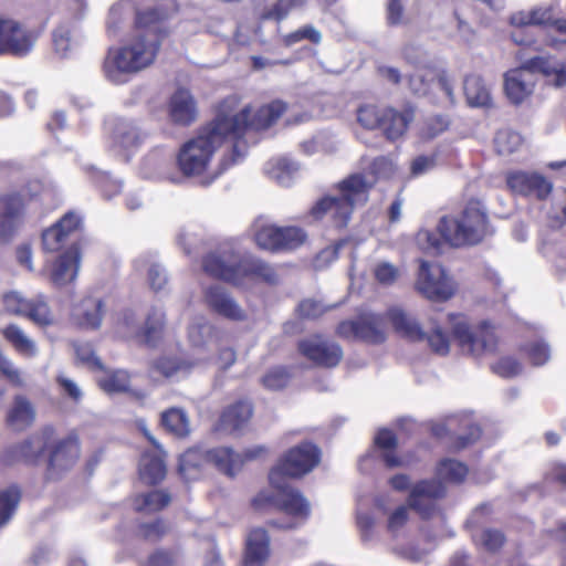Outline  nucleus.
Segmentation results:
<instances>
[{"mask_svg":"<svg viewBox=\"0 0 566 566\" xmlns=\"http://www.w3.org/2000/svg\"><path fill=\"white\" fill-rule=\"evenodd\" d=\"M287 104L274 99L253 111L244 106L234 115L219 113L213 119L200 126L197 134L185 142L176 155V165L184 177L206 176L216 151L226 142H232L234 156H241L239 148L249 130L262 132L273 126L286 112Z\"/></svg>","mask_w":566,"mask_h":566,"instance_id":"obj_1","label":"nucleus"},{"mask_svg":"<svg viewBox=\"0 0 566 566\" xmlns=\"http://www.w3.org/2000/svg\"><path fill=\"white\" fill-rule=\"evenodd\" d=\"M319 462V451L311 443L292 448L274 467L269 475L273 491L260 492L253 503L261 507L273 505L287 514L292 521L282 524L273 521L279 528L290 530L298 526L310 514V504L300 492L289 486L286 478H298L311 472Z\"/></svg>","mask_w":566,"mask_h":566,"instance_id":"obj_2","label":"nucleus"},{"mask_svg":"<svg viewBox=\"0 0 566 566\" xmlns=\"http://www.w3.org/2000/svg\"><path fill=\"white\" fill-rule=\"evenodd\" d=\"M164 20V13L156 8L136 11L137 34L124 45L109 49L104 60L103 69L109 80L117 82L122 75L136 74L155 63L167 35Z\"/></svg>","mask_w":566,"mask_h":566,"instance_id":"obj_3","label":"nucleus"},{"mask_svg":"<svg viewBox=\"0 0 566 566\" xmlns=\"http://www.w3.org/2000/svg\"><path fill=\"white\" fill-rule=\"evenodd\" d=\"M375 180H368L364 172H353L336 182L333 189L337 195H324L308 210L314 221H326L336 230L348 227L356 208L369 201Z\"/></svg>","mask_w":566,"mask_h":566,"instance_id":"obj_4","label":"nucleus"},{"mask_svg":"<svg viewBox=\"0 0 566 566\" xmlns=\"http://www.w3.org/2000/svg\"><path fill=\"white\" fill-rule=\"evenodd\" d=\"M202 269L210 277L234 285L244 279H256L269 284L277 282L275 270L265 261L252 255L208 253L202 259Z\"/></svg>","mask_w":566,"mask_h":566,"instance_id":"obj_5","label":"nucleus"},{"mask_svg":"<svg viewBox=\"0 0 566 566\" xmlns=\"http://www.w3.org/2000/svg\"><path fill=\"white\" fill-rule=\"evenodd\" d=\"M43 184L27 179L0 192V242L9 243L23 226L28 212L41 202Z\"/></svg>","mask_w":566,"mask_h":566,"instance_id":"obj_6","label":"nucleus"},{"mask_svg":"<svg viewBox=\"0 0 566 566\" xmlns=\"http://www.w3.org/2000/svg\"><path fill=\"white\" fill-rule=\"evenodd\" d=\"M438 229L450 247L476 245L490 232V222L482 202L470 199L457 216H443Z\"/></svg>","mask_w":566,"mask_h":566,"instance_id":"obj_7","label":"nucleus"},{"mask_svg":"<svg viewBox=\"0 0 566 566\" xmlns=\"http://www.w3.org/2000/svg\"><path fill=\"white\" fill-rule=\"evenodd\" d=\"M415 118V107L410 104L402 109L391 106L379 107L366 104L357 109V120L366 129H379L389 142H396L408 130Z\"/></svg>","mask_w":566,"mask_h":566,"instance_id":"obj_8","label":"nucleus"},{"mask_svg":"<svg viewBox=\"0 0 566 566\" xmlns=\"http://www.w3.org/2000/svg\"><path fill=\"white\" fill-rule=\"evenodd\" d=\"M387 321L391 324L395 333L409 342L428 340L430 348L436 354H448L450 339L441 327L434 328L430 334H426L420 323L400 307H390L385 314Z\"/></svg>","mask_w":566,"mask_h":566,"instance_id":"obj_9","label":"nucleus"},{"mask_svg":"<svg viewBox=\"0 0 566 566\" xmlns=\"http://www.w3.org/2000/svg\"><path fill=\"white\" fill-rule=\"evenodd\" d=\"M548 63L543 56L527 60L523 65L504 74V92L514 105L524 103L534 92L537 73H549Z\"/></svg>","mask_w":566,"mask_h":566,"instance_id":"obj_10","label":"nucleus"},{"mask_svg":"<svg viewBox=\"0 0 566 566\" xmlns=\"http://www.w3.org/2000/svg\"><path fill=\"white\" fill-rule=\"evenodd\" d=\"M448 321L451 324V335L461 348L471 352L483 350L491 353L496 345L495 328L486 321L472 327L462 314L450 313Z\"/></svg>","mask_w":566,"mask_h":566,"instance_id":"obj_11","label":"nucleus"},{"mask_svg":"<svg viewBox=\"0 0 566 566\" xmlns=\"http://www.w3.org/2000/svg\"><path fill=\"white\" fill-rule=\"evenodd\" d=\"M39 32L20 20L0 14V56L24 57L31 53Z\"/></svg>","mask_w":566,"mask_h":566,"instance_id":"obj_12","label":"nucleus"},{"mask_svg":"<svg viewBox=\"0 0 566 566\" xmlns=\"http://www.w3.org/2000/svg\"><path fill=\"white\" fill-rule=\"evenodd\" d=\"M1 303L7 314L24 317L36 326L48 327L54 322L48 298L43 294L28 298L18 291H9L2 294Z\"/></svg>","mask_w":566,"mask_h":566,"instance_id":"obj_13","label":"nucleus"},{"mask_svg":"<svg viewBox=\"0 0 566 566\" xmlns=\"http://www.w3.org/2000/svg\"><path fill=\"white\" fill-rule=\"evenodd\" d=\"M416 286L424 297L433 302H446L455 293V286L444 268L424 260H420Z\"/></svg>","mask_w":566,"mask_h":566,"instance_id":"obj_14","label":"nucleus"},{"mask_svg":"<svg viewBox=\"0 0 566 566\" xmlns=\"http://www.w3.org/2000/svg\"><path fill=\"white\" fill-rule=\"evenodd\" d=\"M336 333L342 338L369 344H381L386 339L381 316L373 313L356 319L342 321L336 327Z\"/></svg>","mask_w":566,"mask_h":566,"instance_id":"obj_15","label":"nucleus"},{"mask_svg":"<svg viewBox=\"0 0 566 566\" xmlns=\"http://www.w3.org/2000/svg\"><path fill=\"white\" fill-rule=\"evenodd\" d=\"M411 93L419 97H430L441 91L453 102V90L446 72L434 65H424L408 76Z\"/></svg>","mask_w":566,"mask_h":566,"instance_id":"obj_16","label":"nucleus"},{"mask_svg":"<svg viewBox=\"0 0 566 566\" xmlns=\"http://www.w3.org/2000/svg\"><path fill=\"white\" fill-rule=\"evenodd\" d=\"M505 181L513 193L526 198H534L538 201L546 200L553 192L552 181L536 171H510L506 175Z\"/></svg>","mask_w":566,"mask_h":566,"instance_id":"obj_17","label":"nucleus"},{"mask_svg":"<svg viewBox=\"0 0 566 566\" xmlns=\"http://www.w3.org/2000/svg\"><path fill=\"white\" fill-rule=\"evenodd\" d=\"M78 364L95 374L96 381L103 391L118 394L129 389V374L123 369H108L98 356H80Z\"/></svg>","mask_w":566,"mask_h":566,"instance_id":"obj_18","label":"nucleus"},{"mask_svg":"<svg viewBox=\"0 0 566 566\" xmlns=\"http://www.w3.org/2000/svg\"><path fill=\"white\" fill-rule=\"evenodd\" d=\"M81 227V217L74 211H67L42 232L43 249L48 252L62 250L71 235L80 231Z\"/></svg>","mask_w":566,"mask_h":566,"instance_id":"obj_19","label":"nucleus"},{"mask_svg":"<svg viewBox=\"0 0 566 566\" xmlns=\"http://www.w3.org/2000/svg\"><path fill=\"white\" fill-rule=\"evenodd\" d=\"M265 452L263 447L247 449L243 454L235 453L231 448L219 447L207 450L208 461L219 471L229 476L235 475L245 460L256 459Z\"/></svg>","mask_w":566,"mask_h":566,"instance_id":"obj_20","label":"nucleus"},{"mask_svg":"<svg viewBox=\"0 0 566 566\" xmlns=\"http://www.w3.org/2000/svg\"><path fill=\"white\" fill-rule=\"evenodd\" d=\"M444 495V486L434 480L417 483L409 495V506L422 517L432 516L436 511V500Z\"/></svg>","mask_w":566,"mask_h":566,"instance_id":"obj_21","label":"nucleus"},{"mask_svg":"<svg viewBox=\"0 0 566 566\" xmlns=\"http://www.w3.org/2000/svg\"><path fill=\"white\" fill-rule=\"evenodd\" d=\"M168 115L175 125L182 127H188L196 122L197 102L189 90L180 87L170 96Z\"/></svg>","mask_w":566,"mask_h":566,"instance_id":"obj_22","label":"nucleus"},{"mask_svg":"<svg viewBox=\"0 0 566 566\" xmlns=\"http://www.w3.org/2000/svg\"><path fill=\"white\" fill-rule=\"evenodd\" d=\"M81 254L77 247L66 249L54 262L51 280L57 286L72 283L78 272Z\"/></svg>","mask_w":566,"mask_h":566,"instance_id":"obj_23","label":"nucleus"},{"mask_svg":"<svg viewBox=\"0 0 566 566\" xmlns=\"http://www.w3.org/2000/svg\"><path fill=\"white\" fill-rule=\"evenodd\" d=\"M205 300L214 313L226 318L233 321L244 318V313L221 286L208 287L205 292Z\"/></svg>","mask_w":566,"mask_h":566,"instance_id":"obj_24","label":"nucleus"},{"mask_svg":"<svg viewBox=\"0 0 566 566\" xmlns=\"http://www.w3.org/2000/svg\"><path fill=\"white\" fill-rule=\"evenodd\" d=\"M80 448L77 438L75 436H69L52 446L49 465L53 470H65L76 462Z\"/></svg>","mask_w":566,"mask_h":566,"instance_id":"obj_25","label":"nucleus"},{"mask_svg":"<svg viewBox=\"0 0 566 566\" xmlns=\"http://www.w3.org/2000/svg\"><path fill=\"white\" fill-rule=\"evenodd\" d=\"M103 302L99 298L86 296L74 305L72 316L82 328L95 329L99 327L103 316Z\"/></svg>","mask_w":566,"mask_h":566,"instance_id":"obj_26","label":"nucleus"},{"mask_svg":"<svg viewBox=\"0 0 566 566\" xmlns=\"http://www.w3.org/2000/svg\"><path fill=\"white\" fill-rule=\"evenodd\" d=\"M270 555V538L263 528L252 530L247 537L245 566H262Z\"/></svg>","mask_w":566,"mask_h":566,"instance_id":"obj_27","label":"nucleus"},{"mask_svg":"<svg viewBox=\"0 0 566 566\" xmlns=\"http://www.w3.org/2000/svg\"><path fill=\"white\" fill-rule=\"evenodd\" d=\"M53 437L54 430L52 428H44L42 431L32 434L17 448V459L28 462L35 461L53 441Z\"/></svg>","mask_w":566,"mask_h":566,"instance_id":"obj_28","label":"nucleus"},{"mask_svg":"<svg viewBox=\"0 0 566 566\" xmlns=\"http://www.w3.org/2000/svg\"><path fill=\"white\" fill-rule=\"evenodd\" d=\"M252 406L247 401H239L228 407L220 418L222 430L233 432L240 430L251 418Z\"/></svg>","mask_w":566,"mask_h":566,"instance_id":"obj_29","label":"nucleus"},{"mask_svg":"<svg viewBox=\"0 0 566 566\" xmlns=\"http://www.w3.org/2000/svg\"><path fill=\"white\" fill-rule=\"evenodd\" d=\"M35 420V410L31 402L22 396L14 399L7 417L8 424L13 430H23Z\"/></svg>","mask_w":566,"mask_h":566,"instance_id":"obj_30","label":"nucleus"},{"mask_svg":"<svg viewBox=\"0 0 566 566\" xmlns=\"http://www.w3.org/2000/svg\"><path fill=\"white\" fill-rule=\"evenodd\" d=\"M207 464H209L207 450L189 449L180 457L179 472L184 479L195 480Z\"/></svg>","mask_w":566,"mask_h":566,"instance_id":"obj_31","label":"nucleus"},{"mask_svg":"<svg viewBox=\"0 0 566 566\" xmlns=\"http://www.w3.org/2000/svg\"><path fill=\"white\" fill-rule=\"evenodd\" d=\"M464 95L471 106L489 107L492 97L489 87L479 75L471 74L464 80Z\"/></svg>","mask_w":566,"mask_h":566,"instance_id":"obj_32","label":"nucleus"},{"mask_svg":"<svg viewBox=\"0 0 566 566\" xmlns=\"http://www.w3.org/2000/svg\"><path fill=\"white\" fill-rule=\"evenodd\" d=\"M160 422L166 431L177 438H185L190 433V420L182 408L172 407L163 411Z\"/></svg>","mask_w":566,"mask_h":566,"instance_id":"obj_33","label":"nucleus"},{"mask_svg":"<svg viewBox=\"0 0 566 566\" xmlns=\"http://www.w3.org/2000/svg\"><path fill=\"white\" fill-rule=\"evenodd\" d=\"M139 474L149 484L159 483L165 478L166 465L160 452L157 454H143L139 463Z\"/></svg>","mask_w":566,"mask_h":566,"instance_id":"obj_34","label":"nucleus"},{"mask_svg":"<svg viewBox=\"0 0 566 566\" xmlns=\"http://www.w3.org/2000/svg\"><path fill=\"white\" fill-rule=\"evenodd\" d=\"M300 354H340L342 349L324 335L314 334L298 343Z\"/></svg>","mask_w":566,"mask_h":566,"instance_id":"obj_35","label":"nucleus"},{"mask_svg":"<svg viewBox=\"0 0 566 566\" xmlns=\"http://www.w3.org/2000/svg\"><path fill=\"white\" fill-rule=\"evenodd\" d=\"M280 226L263 223L255 227L253 240L258 248L271 253H279Z\"/></svg>","mask_w":566,"mask_h":566,"instance_id":"obj_36","label":"nucleus"},{"mask_svg":"<svg viewBox=\"0 0 566 566\" xmlns=\"http://www.w3.org/2000/svg\"><path fill=\"white\" fill-rule=\"evenodd\" d=\"M375 442L379 448L384 449L382 459L388 468H397L406 464L402 459L394 453L397 439L390 430H380L375 438Z\"/></svg>","mask_w":566,"mask_h":566,"instance_id":"obj_37","label":"nucleus"},{"mask_svg":"<svg viewBox=\"0 0 566 566\" xmlns=\"http://www.w3.org/2000/svg\"><path fill=\"white\" fill-rule=\"evenodd\" d=\"M190 365L182 356H159L154 364L153 371L164 377H174L188 373Z\"/></svg>","mask_w":566,"mask_h":566,"instance_id":"obj_38","label":"nucleus"},{"mask_svg":"<svg viewBox=\"0 0 566 566\" xmlns=\"http://www.w3.org/2000/svg\"><path fill=\"white\" fill-rule=\"evenodd\" d=\"M307 239L306 232L296 226H284L280 227L279 233V253L280 252H289L296 250Z\"/></svg>","mask_w":566,"mask_h":566,"instance_id":"obj_39","label":"nucleus"},{"mask_svg":"<svg viewBox=\"0 0 566 566\" xmlns=\"http://www.w3.org/2000/svg\"><path fill=\"white\" fill-rule=\"evenodd\" d=\"M417 247L428 254H440L444 243H448L441 232L428 229H420L415 237Z\"/></svg>","mask_w":566,"mask_h":566,"instance_id":"obj_40","label":"nucleus"},{"mask_svg":"<svg viewBox=\"0 0 566 566\" xmlns=\"http://www.w3.org/2000/svg\"><path fill=\"white\" fill-rule=\"evenodd\" d=\"M170 502V496L164 491H151L146 494L138 495L134 500V507L140 512H157Z\"/></svg>","mask_w":566,"mask_h":566,"instance_id":"obj_41","label":"nucleus"},{"mask_svg":"<svg viewBox=\"0 0 566 566\" xmlns=\"http://www.w3.org/2000/svg\"><path fill=\"white\" fill-rule=\"evenodd\" d=\"M1 335L14 350L23 354L32 353L34 349L33 342L24 334L22 328L17 324H9L2 331Z\"/></svg>","mask_w":566,"mask_h":566,"instance_id":"obj_42","label":"nucleus"},{"mask_svg":"<svg viewBox=\"0 0 566 566\" xmlns=\"http://www.w3.org/2000/svg\"><path fill=\"white\" fill-rule=\"evenodd\" d=\"M523 144V137L512 129H500L494 137V148L499 155L515 153Z\"/></svg>","mask_w":566,"mask_h":566,"instance_id":"obj_43","label":"nucleus"},{"mask_svg":"<svg viewBox=\"0 0 566 566\" xmlns=\"http://www.w3.org/2000/svg\"><path fill=\"white\" fill-rule=\"evenodd\" d=\"M305 3L306 0H276L271 8L265 9L261 13L260 18L261 20H273L281 22L289 15L291 11L304 7Z\"/></svg>","mask_w":566,"mask_h":566,"instance_id":"obj_44","label":"nucleus"},{"mask_svg":"<svg viewBox=\"0 0 566 566\" xmlns=\"http://www.w3.org/2000/svg\"><path fill=\"white\" fill-rule=\"evenodd\" d=\"M20 502L18 489L10 488L0 492V527L8 524L12 518Z\"/></svg>","mask_w":566,"mask_h":566,"instance_id":"obj_45","label":"nucleus"},{"mask_svg":"<svg viewBox=\"0 0 566 566\" xmlns=\"http://www.w3.org/2000/svg\"><path fill=\"white\" fill-rule=\"evenodd\" d=\"M468 474V468L455 460H443L437 469V475L449 482H461Z\"/></svg>","mask_w":566,"mask_h":566,"instance_id":"obj_46","label":"nucleus"},{"mask_svg":"<svg viewBox=\"0 0 566 566\" xmlns=\"http://www.w3.org/2000/svg\"><path fill=\"white\" fill-rule=\"evenodd\" d=\"M304 40L312 44H318L322 41V34L314 25L305 24L297 30L285 34L283 43L286 46H291Z\"/></svg>","mask_w":566,"mask_h":566,"instance_id":"obj_47","label":"nucleus"},{"mask_svg":"<svg viewBox=\"0 0 566 566\" xmlns=\"http://www.w3.org/2000/svg\"><path fill=\"white\" fill-rule=\"evenodd\" d=\"M164 332V321L160 315H148L145 321V326L142 332V342L146 345H154L161 338Z\"/></svg>","mask_w":566,"mask_h":566,"instance_id":"obj_48","label":"nucleus"},{"mask_svg":"<svg viewBox=\"0 0 566 566\" xmlns=\"http://www.w3.org/2000/svg\"><path fill=\"white\" fill-rule=\"evenodd\" d=\"M472 537L478 546H482L490 552L499 549L504 543V535L495 530H483L473 533Z\"/></svg>","mask_w":566,"mask_h":566,"instance_id":"obj_49","label":"nucleus"},{"mask_svg":"<svg viewBox=\"0 0 566 566\" xmlns=\"http://www.w3.org/2000/svg\"><path fill=\"white\" fill-rule=\"evenodd\" d=\"M491 368L493 373L501 377H513L522 370L516 356H499L497 360L491 364Z\"/></svg>","mask_w":566,"mask_h":566,"instance_id":"obj_50","label":"nucleus"},{"mask_svg":"<svg viewBox=\"0 0 566 566\" xmlns=\"http://www.w3.org/2000/svg\"><path fill=\"white\" fill-rule=\"evenodd\" d=\"M291 374L283 367L269 370L262 378V384L270 390H281L287 386Z\"/></svg>","mask_w":566,"mask_h":566,"instance_id":"obj_51","label":"nucleus"},{"mask_svg":"<svg viewBox=\"0 0 566 566\" xmlns=\"http://www.w3.org/2000/svg\"><path fill=\"white\" fill-rule=\"evenodd\" d=\"M54 52L60 57L69 56L72 49L71 31L65 27H59L52 32Z\"/></svg>","mask_w":566,"mask_h":566,"instance_id":"obj_52","label":"nucleus"},{"mask_svg":"<svg viewBox=\"0 0 566 566\" xmlns=\"http://www.w3.org/2000/svg\"><path fill=\"white\" fill-rule=\"evenodd\" d=\"M143 133L132 125L118 128L115 135V140L124 148L136 147L143 142Z\"/></svg>","mask_w":566,"mask_h":566,"instance_id":"obj_53","label":"nucleus"},{"mask_svg":"<svg viewBox=\"0 0 566 566\" xmlns=\"http://www.w3.org/2000/svg\"><path fill=\"white\" fill-rule=\"evenodd\" d=\"M533 24L542 28H553L557 20L553 6H539L532 9Z\"/></svg>","mask_w":566,"mask_h":566,"instance_id":"obj_54","label":"nucleus"},{"mask_svg":"<svg viewBox=\"0 0 566 566\" xmlns=\"http://www.w3.org/2000/svg\"><path fill=\"white\" fill-rule=\"evenodd\" d=\"M296 312L301 318L316 319L325 313V308L319 302L305 298L298 303Z\"/></svg>","mask_w":566,"mask_h":566,"instance_id":"obj_55","label":"nucleus"},{"mask_svg":"<svg viewBox=\"0 0 566 566\" xmlns=\"http://www.w3.org/2000/svg\"><path fill=\"white\" fill-rule=\"evenodd\" d=\"M374 275L379 283L390 285L397 280L399 271L395 265L382 262L376 265Z\"/></svg>","mask_w":566,"mask_h":566,"instance_id":"obj_56","label":"nucleus"},{"mask_svg":"<svg viewBox=\"0 0 566 566\" xmlns=\"http://www.w3.org/2000/svg\"><path fill=\"white\" fill-rule=\"evenodd\" d=\"M386 19L390 27H397L405 22V9L401 0H388Z\"/></svg>","mask_w":566,"mask_h":566,"instance_id":"obj_57","label":"nucleus"},{"mask_svg":"<svg viewBox=\"0 0 566 566\" xmlns=\"http://www.w3.org/2000/svg\"><path fill=\"white\" fill-rule=\"evenodd\" d=\"M392 170V163L391 160L386 156H378L374 158L369 166V172L373 175V178H367L368 180H375V185L377 184V179L382 176L387 175ZM366 177H368L366 175Z\"/></svg>","mask_w":566,"mask_h":566,"instance_id":"obj_58","label":"nucleus"},{"mask_svg":"<svg viewBox=\"0 0 566 566\" xmlns=\"http://www.w3.org/2000/svg\"><path fill=\"white\" fill-rule=\"evenodd\" d=\"M409 509L401 505L397 507L388 517V530L391 533L398 532L408 521Z\"/></svg>","mask_w":566,"mask_h":566,"instance_id":"obj_59","label":"nucleus"},{"mask_svg":"<svg viewBox=\"0 0 566 566\" xmlns=\"http://www.w3.org/2000/svg\"><path fill=\"white\" fill-rule=\"evenodd\" d=\"M464 426L469 427V434L468 436H459L457 440L455 448L462 449L468 447L469 444L476 441L481 436V430L478 426L471 424V421L469 418H464L461 420Z\"/></svg>","mask_w":566,"mask_h":566,"instance_id":"obj_60","label":"nucleus"},{"mask_svg":"<svg viewBox=\"0 0 566 566\" xmlns=\"http://www.w3.org/2000/svg\"><path fill=\"white\" fill-rule=\"evenodd\" d=\"M449 127V120L442 115H436L426 122V130L429 137H434L440 133L447 130Z\"/></svg>","mask_w":566,"mask_h":566,"instance_id":"obj_61","label":"nucleus"},{"mask_svg":"<svg viewBox=\"0 0 566 566\" xmlns=\"http://www.w3.org/2000/svg\"><path fill=\"white\" fill-rule=\"evenodd\" d=\"M57 382L61 386L64 394H66L69 397H71L73 400L77 401L82 397V390L77 386L76 382H74L72 379L60 375L57 377Z\"/></svg>","mask_w":566,"mask_h":566,"instance_id":"obj_62","label":"nucleus"},{"mask_svg":"<svg viewBox=\"0 0 566 566\" xmlns=\"http://www.w3.org/2000/svg\"><path fill=\"white\" fill-rule=\"evenodd\" d=\"M15 256L18 263L25 268L28 271H32V249L29 243H23L17 247Z\"/></svg>","mask_w":566,"mask_h":566,"instance_id":"obj_63","label":"nucleus"},{"mask_svg":"<svg viewBox=\"0 0 566 566\" xmlns=\"http://www.w3.org/2000/svg\"><path fill=\"white\" fill-rule=\"evenodd\" d=\"M175 560L176 558L171 553L159 551L149 557L148 566H171Z\"/></svg>","mask_w":566,"mask_h":566,"instance_id":"obj_64","label":"nucleus"}]
</instances>
